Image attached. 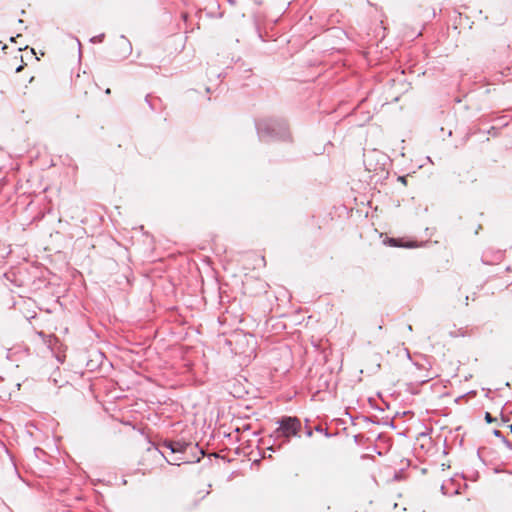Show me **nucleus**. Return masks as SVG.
Instances as JSON below:
<instances>
[{
    "label": "nucleus",
    "mask_w": 512,
    "mask_h": 512,
    "mask_svg": "<svg viewBox=\"0 0 512 512\" xmlns=\"http://www.w3.org/2000/svg\"><path fill=\"white\" fill-rule=\"evenodd\" d=\"M180 462H186V460L183 458H180V457L168 460V463L173 464V465H180Z\"/></svg>",
    "instance_id": "3"
},
{
    "label": "nucleus",
    "mask_w": 512,
    "mask_h": 512,
    "mask_svg": "<svg viewBox=\"0 0 512 512\" xmlns=\"http://www.w3.org/2000/svg\"><path fill=\"white\" fill-rule=\"evenodd\" d=\"M399 180H401V182H405V178L404 177H400Z\"/></svg>",
    "instance_id": "9"
},
{
    "label": "nucleus",
    "mask_w": 512,
    "mask_h": 512,
    "mask_svg": "<svg viewBox=\"0 0 512 512\" xmlns=\"http://www.w3.org/2000/svg\"><path fill=\"white\" fill-rule=\"evenodd\" d=\"M110 93H111V91H110V89L108 88V89L106 90V94H110Z\"/></svg>",
    "instance_id": "10"
},
{
    "label": "nucleus",
    "mask_w": 512,
    "mask_h": 512,
    "mask_svg": "<svg viewBox=\"0 0 512 512\" xmlns=\"http://www.w3.org/2000/svg\"><path fill=\"white\" fill-rule=\"evenodd\" d=\"M189 445L182 442L166 441L162 444V448L168 449L171 453H184Z\"/></svg>",
    "instance_id": "2"
},
{
    "label": "nucleus",
    "mask_w": 512,
    "mask_h": 512,
    "mask_svg": "<svg viewBox=\"0 0 512 512\" xmlns=\"http://www.w3.org/2000/svg\"><path fill=\"white\" fill-rule=\"evenodd\" d=\"M485 420H486L487 423H492V422L495 421V418H493L492 415L489 412H486Z\"/></svg>",
    "instance_id": "5"
},
{
    "label": "nucleus",
    "mask_w": 512,
    "mask_h": 512,
    "mask_svg": "<svg viewBox=\"0 0 512 512\" xmlns=\"http://www.w3.org/2000/svg\"><path fill=\"white\" fill-rule=\"evenodd\" d=\"M301 430V422L296 417H284L280 421V426L276 430L277 437H284L289 440L291 437L298 436Z\"/></svg>",
    "instance_id": "1"
},
{
    "label": "nucleus",
    "mask_w": 512,
    "mask_h": 512,
    "mask_svg": "<svg viewBox=\"0 0 512 512\" xmlns=\"http://www.w3.org/2000/svg\"><path fill=\"white\" fill-rule=\"evenodd\" d=\"M22 68H23V66H19V67H17V68H16V72L21 71V70H22Z\"/></svg>",
    "instance_id": "7"
},
{
    "label": "nucleus",
    "mask_w": 512,
    "mask_h": 512,
    "mask_svg": "<svg viewBox=\"0 0 512 512\" xmlns=\"http://www.w3.org/2000/svg\"><path fill=\"white\" fill-rule=\"evenodd\" d=\"M7 49H8V47H7L6 45H4V46L2 47V50H3V51H6Z\"/></svg>",
    "instance_id": "8"
},
{
    "label": "nucleus",
    "mask_w": 512,
    "mask_h": 512,
    "mask_svg": "<svg viewBox=\"0 0 512 512\" xmlns=\"http://www.w3.org/2000/svg\"><path fill=\"white\" fill-rule=\"evenodd\" d=\"M389 242H390V244H391V245H393V246H403V244H401V243L399 242V240L394 239V238L390 239V240H389ZM404 247H412V245H404Z\"/></svg>",
    "instance_id": "4"
},
{
    "label": "nucleus",
    "mask_w": 512,
    "mask_h": 512,
    "mask_svg": "<svg viewBox=\"0 0 512 512\" xmlns=\"http://www.w3.org/2000/svg\"><path fill=\"white\" fill-rule=\"evenodd\" d=\"M476 181H477V178H476V176L473 174V175H472L471 182H472V183H474V182H476Z\"/></svg>",
    "instance_id": "6"
}]
</instances>
